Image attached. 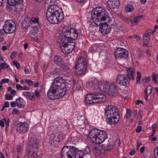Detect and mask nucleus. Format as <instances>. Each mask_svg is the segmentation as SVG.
<instances>
[{
    "label": "nucleus",
    "mask_w": 158,
    "mask_h": 158,
    "mask_svg": "<svg viewBox=\"0 0 158 158\" xmlns=\"http://www.w3.org/2000/svg\"><path fill=\"white\" fill-rule=\"evenodd\" d=\"M37 150L27 146L26 152L27 154L28 158H30L32 156L35 157L37 155Z\"/></svg>",
    "instance_id": "19"
},
{
    "label": "nucleus",
    "mask_w": 158,
    "mask_h": 158,
    "mask_svg": "<svg viewBox=\"0 0 158 158\" xmlns=\"http://www.w3.org/2000/svg\"><path fill=\"white\" fill-rule=\"evenodd\" d=\"M76 150V148L74 146H64L61 151V158H77Z\"/></svg>",
    "instance_id": "7"
},
{
    "label": "nucleus",
    "mask_w": 158,
    "mask_h": 158,
    "mask_svg": "<svg viewBox=\"0 0 158 158\" xmlns=\"http://www.w3.org/2000/svg\"><path fill=\"white\" fill-rule=\"evenodd\" d=\"M63 139V135L61 134H59L58 135H54L53 138V141L59 142Z\"/></svg>",
    "instance_id": "31"
},
{
    "label": "nucleus",
    "mask_w": 158,
    "mask_h": 158,
    "mask_svg": "<svg viewBox=\"0 0 158 158\" xmlns=\"http://www.w3.org/2000/svg\"><path fill=\"white\" fill-rule=\"evenodd\" d=\"M75 46V43L74 41H72L69 43V44L66 45L65 46L61 49L63 52L67 54L69 53L74 48Z\"/></svg>",
    "instance_id": "15"
},
{
    "label": "nucleus",
    "mask_w": 158,
    "mask_h": 158,
    "mask_svg": "<svg viewBox=\"0 0 158 158\" xmlns=\"http://www.w3.org/2000/svg\"><path fill=\"white\" fill-rule=\"evenodd\" d=\"M82 86V84L80 82H78V84L77 85L76 89L77 90H80Z\"/></svg>",
    "instance_id": "49"
},
{
    "label": "nucleus",
    "mask_w": 158,
    "mask_h": 158,
    "mask_svg": "<svg viewBox=\"0 0 158 158\" xmlns=\"http://www.w3.org/2000/svg\"><path fill=\"white\" fill-rule=\"evenodd\" d=\"M137 76L136 78V83L137 84H138L140 81V79L141 77V74L139 72L137 73Z\"/></svg>",
    "instance_id": "43"
},
{
    "label": "nucleus",
    "mask_w": 158,
    "mask_h": 158,
    "mask_svg": "<svg viewBox=\"0 0 158 158\" xmlns=\"http://www.w3.org/2000/svg\"><path fill=\"white\" fill-rule=\"evenodd\" d=\"M39 141L36 139L31 138L30 140L29 144L27 146L38 150Z\"/></svg>",
    "instance_id": "20"
},
{
    "label": "nucleus",
    "mask_w": 158,
    "mask_h": 158,
    "mask_svg": "<svg viewBox=\"0 0 158 158\" xmlns=\"http://www.w3.org/2000/svg\"><path fill=\"white\" fill-rule=\"evenodd\" d=\"M73 41V40H71L68 37H65L64 36L63 37L60 38L58 41V43L59 44L60 47L61 49L64 48L68 44H69V43Z\"/></svg>",
    "instance_id": "17"
},
{
    "label": "nucleus",
    "mask_w": 158,
    "mask_h": 158,
    "mask_svg": "<svg viewBox=\"0 0 158 158\" xmlns=\"http://www.w3.org/2000/svg\"><path fill=\"white\" fill-rule=\"evenodd\" d=\"M71 31L70 32V35L68 36V38L71 40L74 41L77 38L78 35H80V34H78L77 30L73 28H72Z\"/></svg>",
    "instance_id": "23"
},
{
    "label": "nucleus",
    "mask_w": 158,
    "mask_h": 158,
    "mask_svg": "<svg viewBox=\"0 0 158 158\" xmlns=\"http://www.w3.org/2000/svg\"><path fill=\"white\" fill-rule=\"evenodd\" d=\"M87 68L86 62L85 59L81 58L79 59L75 66L76 71H78L76 73L77 75L83 74Z\"/></svg>",
    "instance_id": "10"
},
{
    "label": "nucleus",
    "mask_w": 158,
    "mask_h": 158,
    "mask_svg": "<svg viewBox=\"0 0 158 158\" xmlns=\"http://www.w3.org/2000/svg\"><path fill=\"white\" fill-rule=\"evenodd\" d=\"M25 81L29 85H32L34 84L33 82L31 80L26 79Z\"/></svg>",
    "instance_id": "53"
},
{
    "label": "nucleus",
    "mask_w": 158,
    "mask_h": 158,
    "mask_svg": "<svg viewBox=\"0 0 158 158\" xmlns=\"http://www.w3.org/2000/svg\"><path fill=\"white\" fill-rule=\"evenodd\" d=\"M91 14L92 21L94 23H101L102 21L109 23L111 21L109 13L102 7H98L93 9Z\"/></svg>",
    "instance_id": "3"
},
{
    "label": "nucleus",
    "mask_w": 158,
    "mask_h": 158,
    "mask_svg": "<svg viewBox=\"0 0 158 158\" xmlns=\"http://www.w3.org/2000/svg\"><path fill=\"white\" fill-rule=\"evenodd\" d=\"M62 77H58L54 80L53 84L47 92L48 97L51 99H56L63 97L66 92L65 85Z\"/></svg>",
    "instance_id": "1"
},
{
    "label": "nucleus",
    "mask_w": 158,
    "mask_h": 158,
    "mask_svg": "<svg viewBox=\"0 0 158 158\" xmlns=\"http://www.w3.org/2000/svg\"><path fill=\"white\" fill-rule=\"evenodd\" d=\"M5 33L6 32L3 29H0V42L4 40L3 36Z\"/></svg>",
    "instance_id": "39"
},
{
    "label": "nucleus",
    "mask_w": 158,
    "mask_h": 158,
    "mask_svg": "<svg viewBox=\"0 0 158 158\" xmlns=\"http://www.w3.org/2000/svg\"><path fill=\"white\" fill-rule=\"evenodd\" d=\"M94 84V85L96 86L97 87L100 88L101 87V85L100 82H99L98 80L96 78H94L93 80H92L90 82L88 83L87 85V89H88L93 90V88L91 87V86L92 85Z\"/></svg>",
    "instance_id": "22"
},
{
    "label": "nucleus",
    "mask_w": 158,
    "mask_h": 158,
    "mask_svg": "<svg viewBox=\"0 0 158 158\" xmlns=\"http://www.w3.org/2000/svg\"><path fill=\"white\" fill-rule=\"evenodd\" d=\"M143 44L147 45L148 43L149 40H148V37H146V36H143Z\"/></svg>",
    "instance_id": "44"
},
{
    "label": "nucleus",
    "mask_w": 158,
    "mask_h": 158,
    "mask_svg": "<svg viewBox=\"0 0 158 158\" xmlns=\"http://www.w3.org/2000/svg\"><path fill=\"white\" fill-rule=\"evenodd\" d=\"M94 93V97L95 103L98 102H103L106 100V97L103 93L95 92Z\"/></svg>",
    "instance_id": "16"
},
{
    "label": "nucleus",
    "mask_w": 158,
    "mask_h": 158,
    "mask_svg": "<svg viewBox=\"0 0 158 158\" xmlns=\"http://www.w3.org/2000/svg\"><path fill=\"white\" fill-rule=\"evenodd\" d=\"M31 24L30 19H29L28 18H26L22 23V26L23 28L27 29L29 27L30 28V25Z\"/></svg>",
    "instance_id": "26"
},
{
    "label": "nucleus",
    "mask_w": 158,
    "mask_h": 158,
    "mask_svg": "<svg viewBox=\"0 0 158 158\" xmlns=\"http://www.w3.org/2000/svg\"><path fill=\"white\" fill-rule=\"evenodd\" d=\"M40 90H36L35 92V98H39L40 97Z\"/></svg>",
    "instance_id": "51"
},
{
    "label": "nucleus",
    "mask_w": 158,
    "mask_h": 158,
    "mask_svg": "<svg viewBox=\"0 0 158 158\" xmlns=\"http://www.w3.org/2000/svg\"><path fill=\"white\" fill-rule=\"evenodd\" d=\"M103 90L109 96H116L118 94V87L114 84L105 82L103 86Z\"/></svg>",
    "instance_id": "8"
},
{
    "label": "nucleus",
    "mask_w": 158,
    "mask_h": 158,
    "mask_svg": "<svg viewBox=\"0 0 158 158\" xmlns=\"http://www.w3.org/2000/svg\"><path fill=\"white\" fill-rule=\"evenodd\" d=\"M77 158H84V156L86 154L90 155L91 153L89 147L87 146L84 150H79L76 148Z\"/></svg>",
    "instance_id": "13"
},
{
    "label": "nucleus",
    "mask_w": 158,
    "mask_h": 158,
    "mask_svg": "<svg viewBox=\"0 0 158 158\" xmlns=\"http://www.w3.org/2000/svg\"><path fill=\"white\" fill-rule=\"evenodd\" d=\"M133 10V7L129 4L127 5L125 8V11L127 13L132 12Z\"/></svg>",
    "instance_id": "37"
},
{
    "label": "nucleus",
    "mask_w": 158,
    "mask_h": 158,
    "mask_svg": "<svg viewBox=\"0 0 158 158\" xmlns=\"http://www.w3.org/2000/svg\"><path fill=\"white\" fill-rule=\"evenodd\" d=\"M16 52H12L11 53V55L10 56V58L12 60L14 58L15 56L16 55Z\"/></svg>",
    "instance_id": "58"
},
{
    "label": "nucleus",
    "mask_w": 158,
    "mask_h": 158,
    "mask_svg": "<svg viewBox=\"0 0 158 158\" xmlns=\"http://www.w3.org/2000/svg\"><path fill=\"white\" fill-rule=\"evenodd\" d=\"M16 88L17 89L20 90H23L22 86L19 84H17L16 86Z\"/></svg>",
    "instance_id": "59"
},
{
    "label": "nucleus",
    "mask_w": 158,
    "mask_h": 158,
    "mask_svg": "<svg viewBox=\"0 0 158 158\" xmlns=\"http://www.w3.org/2000/svg\"><path fill=\"white\" fill-rule=\"evenodd\" d=\"M2 67H3V68L5 69H8L9 66L6 63H2Z\"/></svg>",
    "instance_id": "61"
},
{
    "label": "nucleus",
    "mask_w": 158,
    "mask_h": 158,
    "mask_svg": "<svg viewBox=\"0 0 158 158\" xmlns=\"http://www.w3.org/2000/svg\"><path fill=\"white\" fill-rule=\"evenodd\" d=\"M94 93L88 94L86 95L85 100L86 102L88 104L95 103L94 102L95 100Z\"/></svg>",
    "instance_id": "24"
},
{
    "label": "nucleus",
    "mask_w": 158,
    "mask_h": 158,
    "mask_svg": "<svg viewBox=\"0 0 158 158\" xmlns=\"http://www.w3.org/2000/svg\"><path fill=\"white\" fill-rule=\"evenodd\" d=\"M94 150L95 155L98 157H102L103 154L102 152V150L100 149H98V148L94 147Z\"/></svg>",
    "instance_id": "29"
},
{
    "label": "nucleus",
    "mask_w": 158,
    "mask_h": 158,
    "mask_svg": "<svg viewBox=\"0 0 158 158\" xmlns=\"http://www.w3.org/2000/svg\"><path fill=\"white\" fill-rule=\"evenodd\" d=\"M142 129V127L141 126H139L136 129V132L137 133H139Z\"/></svg>",
    "instance_id": "62"
},
{
    "label": "nucleus",
    "mask_w": 158,
    "mask_h": 158,
    "mask_svg": "<svg viewBox=\"0 0 158 158\" xmlns=\"http://www.w3.org/2000/svg\"><path fill=\"white\" fill-rule=\"evenodd\" d=\"M154 153L155 158H158V147L155 148L154 151Z\"/></svg>",
    "instance_id": "47"
},
{
    "label": "nucleus",
    "mask_w": 158,
    "mask_h": 158,
    "mask_svg": "<svg viewBox=\"0 0 158 158\" xmlns=\"http://www.w3.org/2000/svg\"><path fill=\"white\" fill-rule=\"evenodd\" d=\"M46 17L48 21L52 24H56L62 21L64 13L61 8L56 4L51 5L48 8Z\"/></svg>",
    "instance_id": "2"
},
{
    "label": "nucleus",
    "mask_w": 158,
    "mask_h": 158,
    "mask_svg": "<svg viewBox=\"0 0 158 158\" xmlns=\"http://www.w3.org/2000/svg\"><path fill=\"white\" fill-rule=\"evenodd\" d=\"M16 93V91L15 90H12L10 92V94L11 95H13V96H15Z\"/></svg>",
    "instance_id": "64"
},
{
    "label": "nucleus",
    "mask_w": 158,
    "mask_h": 158,
    "mask_svg": "<svg viewBox=\"0 0 158 158\" xmlns=\"http://www.w3.org/2000/svg\"><path fill=\"white\" fill-rule=\"evenodd\" d=\"M59 67L60 70L64 71H67L69 69V66L66 64L64 62L62 63Z\"/></svg>",
    "instance_id": "32"
},
{
    "label": "nucleus",
    "mask_w": 158,
    "mask_h": 158,
    "mask_svg": "<svg viewBox=\"0 0 158 158\" xmlns=\"http://www.w3.org/2000/svg\"><path fill=\"white\" fill-rule=\"evenodd\" d=\"M114 148V145L113 143H110L106 144H103L102 146V150L106 151H110Z\"/></svg>",
    "instance_id": "25"
},
{
    "label": "nucleus",
    "mask_w": 158,
    "mask_h": 158,
    "mask_svg": "<svg viewBox=\"0 0 158 158\" xmlns=\"http://www.w3.org/2000/svg\"><path fill=\"white\" fill-rule=\"evenodd\" d=\"M3 29L6 34H12L14 33L16 29V25L12 20H6L5 22Z\"/></svg>",
    "instance_id": "9"
},
{
    "label": "nucleus",
    "mask_w": 158,
    "mask_h": 158,
    "mask_svg": "<svg viewBox=\"0 0 158 158\" xmlns=\"http://www.w3.org/2000/svg\"><path fill=\"white\" fill-rule=\"evenodd\" d=\"M88 137L93 143L100 144L107 138V135L106 132L94 128L90 131Z\"/></svg>",
    "instance_id": "6"
},
{
    "label": "nucleus",
    "mask_w": 158,
    "mask_h": 158,
    "mask_svg": "<svg viewBox=\"0 0 158 158\" xmlns=\"http://www.w3.org/2000/svg\"><path fill=\"white\" fill-rule=\"evenodd\" d=\"M107 4L108 7L110 9L118 8L119 6L118 0H108Z\"/></svg>",
    "instance_id": "18"
},
{
    "label": "nucleus",
    "mask_w": 158,
    "mask_h": 158,
    "mask_svg": "<svg viewBox=\"0 0 158 158\" xmlns=\"http://www.w3.org/2000/svg\"><path fill=\"white\" fill-rule=\"evenodd\" d=\"M105 116L107 123L110 125L117 123L120 119V114L118 110L114 106L110 105L107 106L104 109Z\"/></svg>",
    "instance_id": "4"
},
{
    "label": "nucleus",
    "mask_w": 158,
    "mask_h": 158,
    "mask_svg": "<svg viewBox=\"0 0 158 158\" xmlns=\"http://www.w3.org/2000/svg\"><path fill=\"white\" fill-rule=\"evenodd\" d=\"M126 114L125 115L124 119H125L127 121L128 119L130 118L131 115L132 111L130 109H127L126 110Z\"/></svg>",
    "instance_id": "34"
},
{
    "label": "nucleus",
    "mask_w": 158,
    "mask_h": 158,
    "mask_svg": "<svg viewBox=\"0 0 158 158\" xmlns=\"http://www.w3.org/2000/svg\"><path fill=\"white\" fill-rule=\"evenodd\" d=\"M3 120L5 121L6 126L8 127L9 125V119L7 118H4Z\"/></svg>",
    "instance_id": "55"
},
{
    "label": "nucleus",
    "mask_w": 158,
    "mask_h": 158,
    "mask_svg": "<svg viewBox=\"0 0 158 158\" xmlns=\"http://www.w3.org/2000/svg\"><path fill=\"white\" fill-rule=\"evenodd\" d=\"M153 87L150 85H149L147 86L146 90L145 91V93L147 92V94H150L152 92Z\"/></svg>",
    "instance_id": "41"
},
{
    "label": "nucleus",
    "mask_w": 158,
    "mask_h": 158,
    "mask_svg": "<svg viewBox=\"0 0 158 158\" xmlns=\"http://www.w3.org/2000/svg\"><path fill=\"white\" fill-rule=\"evenodd\" d=\"M156 77V73L154 72L152 73V80L155 84L158 85V82L157 81Z\"/></svg>",
    "instance_id": "40"
},
{
    "label": "nucleus",
    "mask_w": 158,
    "mask_h": 158,
    "mask_svg": "<svg viewBox=\"0 0 158 158\" xmlns=\"http://www.w3.org/2000/svg\"><path fill=\"white\" fill-rule=\"evenodd\" d=\"M31 22H32L34 23H36L38 22V19L37 18H32L30 20Z\"/></svg>",
    "instance_id": "50"
},
{
    "label": "nucleus",
    "mask_w": 158,
    "mask_h": 158,
    "mask_svg": "<svg viewBox=\"0 0 158 158\" xmlns=\"http://www.w3.org/2000/svg\"><path fill=\"white\" fill-rule=\"evenodd\" d=\"M151 78L150 77H146L144 78H143L142 80L143 82L146 83H148L151 80Z\"/></svg>",
    "instance_id": "46"
},
{
    "label": "nucleus",
    "mask_w": 158,
    "mask_h": 158,
    "mask_svg": "<svg viewBox=\"0 0 158 158\" xmlns=\"http://www.w3.org/2000/svg\"><path fill=\"white\" fill-rule=\"evenodd\" d=\"M135 69L130 67L127 69V75L121 74H118L117 78V82L121 86L127 87L130 85V81L135 80Z\"/></svg>",
    "instance_id": "5"
},
{
    "label": "nucleus",
    "mask_w": 158,
    "mask_h": 158,
    "mask_svg": "<svg viewBox=\"0 0 158 158\" xmlns=\"http://www.w3.org/2000/svg\"><path fill=\"white\" fill-rule=\"evenodd\" d=\"M11 6H12L11 9L13 11L19 12L22 9V6L21 3H18Z\"/></svg>",
    "instance_id": "27"
},
{
    "label": "nucleus",
    "mask_w": 158,
    "mask_h": 158,
    "mask_svg": "<svg viewBox=\"0 0 158 158\" xmlns=\"http://www.w3.org/2000/svg\"><path fill=\"white\" fill-rule=\"evenodd\" d=\"M9 81V80L8 78H5L2 79L1 82H0V84L2 85L4 83H8Z\"/></svg>",
    "instance_id": "52"
},
{
    "label": "nucleus",
    "mask_w": 158,
    "mask_h": 158,
    "mask_svg": "<svg viewBox=\"0 0 158 158\" xmlns=\"http://www.w3.org/2000/svg\"><path fill=\"white\" fill-rule=\"evenodd\" d=\"M5 98L7 100H10L13 98V97L10 95L9 94H6Z\"/></svg>",
    "instance_id": "54"
},
{
    "label": "nucleus",
    "mask_w": 158,
    "mask_h": 158,
    "mask_svg": "<svg viewBox=\"0 0 158 158\" xmlns=\"http://www.w3.org/2000/svg\"><path fill=\"white\" fill-rule=\"evenodd\" d=\"M72 27L69 26H64L62 29V33L64 36L65 37H68L70 35V33L72 30Z\"/></svg>",
    "instance_id": "21"
},
{
    "label": "nucleus",
    "mask_w": 158,
    "mask_h": 158,
    "mask_svg": "<svg viewBox=\"0 0 158 158\" xmlns=\"http://www.w3.org/2000/svg\"><path fill=\"white\" fill-rule=\"evenodd\" d=\"M14 64L17 69H20V64L19 62H15L14 63Z\"/></svg>",
    "instance_id": "56"
},
{
    "label": "nucleus",
    "mask_w": 158,
    "mask_h": 158,
    "mask_svg": "<svg viewBox=\"0 0 158 158\" xmlns=\"http://www.w3.org/2000/svg\"><path fill=\"white\" fill-rule=\"evenodd\" d=\"M30 32L34 35L36 34L38 31V28L37 26H31L30 27Z\"/></svg>",
    "instance_id": "33"
},
{
    "label": "nucleus",
    "mask_w": 158,
    "mask_h": 158,
    "mask_svg": "<svg viewBox=\"0 0 158 158\" xmlns=\"http://www.w3.org/2000/svg\"><path fill=\"white\" fill-rule=\"evenodd\" d=\"M158 28V25H156L154 27V28L152 31L151 32V34L152 35H153L154 33L156 31L157 29Z\"/></svg>",
    "instance_id": "60"
},
{
    "label": "nucleus",
    "mask_w": 158,
    "mask_h": 158,
    "mask_svg": "<svg viewBox=\"0 0 158 158\" xmlns=\"http://www.w3.org/2000/svg\"><path fill=\"white\" fill-rule=\"evenodd\" d=\"M64 62L62 61L61 57L60 56H57L56 55L54 58V62L55 64H56L57 66L59 67Z\"/></svg>",
    "instance_id": "28"
},
{
    "label": "nucleus",
    "mask_w": 158,
    "mask_h": 158,
    "mask_svg": "<svg viewBox=\"0 0 158 158\" xmlns=\"http://www.w3.org/2000/svg\"><path fill=\"white\" fill-rule=\"evenodd\" d=\"M144 53L141 50H139L137 52V58L138 60H140L142 58H144Z\"/></svg>",
    "instance_id": "36"
},
{
    "label": "nucleus",
    "mask_w": 158,
    "mask_h": 158,
    "mask_svg": "<svg viewBox=\"0 0 158 158\" xmlns=\"http://www.w3.org/2000/svg\"><path fill=\"white\" fill-rule=\"evenodd\" d=\"M108 23H94L96 25L99 26V30L103 35H105L109 33L111 30V27L107 24Z\"/></svg>",
    "instance_id": "11"
},
{
    "label": "nucleus",
    "mask_w": 158,
    "mask_h": 158,
    "mask_svg": "<svg viewBox=\"0 0 158 158\" xmlns=\"http://www.w3.org/2000/svg\"><path fill=\"white\" fill-rule=\"evenodd\" d=\"M10 105L11 107H15L17 105L16 102H12L10 103Z\"/></svg>",
    "instance_id": "63"
},
{
    "label": "nucleus",
    "mask_w": 158,
    "mask_h": 158,
    "mask_svg": "<svg viewBox=\"0 0 158 158\" xmlns=\"http://www.w3.org/2000/svg\"><path fill=\"white\" fill-rule=\"evenodd\" d=\"M16 127V130L18 132L24 133L27 131L28 126L27 123L19 122L17 123Z\"/></svg>",
    "instance_id": "14"
},
{
    "label": "nucleus",
    "mask_w": 158,
    "mask_h": 158,
    "mask_svg": "<svg viewBox=\"0 0 158 158\" xmlns=\"http://www.w3.org/2000/svg\"><path fill=\"white\" fill-rule=\"evenodd\" d=\"M114 55L116 59L124 58L125 59L128 57V52L123 48H118L115 51Z\"/></svg>",
    "instance_id": "12"
},
{
    "label": "nucleus",
    "mask_w": 158,
    "mask_h": 158,
    "mask_svg": "<svg viewBox=\"0 0 158 158\" xmlns=\"http://www.w3.org/2000/svg\"><path fill=\"white\" fill-rule=\"evenodd\" d=\"M23 0H8V3L10 5L16 4L18 3H21Z\"/></svg>",
    "instance_id": "35"
},
{
    "label": "nucleus",
    "mask_w": 158,
    "mask_h": 158,
    "mask_svg": "<svg viewBox=\"0 0 158 158\" xmlns=\"http://www.w3.org/2000/svg\"><path fill=\"white\" fill-rule=\"evenodd\" d=\"M91 87L93 89V90H91V89H88L91 92H92V93H94L96 92V90L97 89V87L96 86L94 85V84L92 85H90Z\"/></svg>",
    "instance_id": "48"
},
{
    "label": "nucleus",
    "mask_w": 158,
    "mask_h": 158,
    "mask_svg": "<svg viewBox=\"0 0 158 158\" xmlns=\"http://www.w3.org/2000/svg\"><path fill=\"white\" fill-rule=\"evenodd\" d=\"M143 17V15H139L135 17L132 20H131V24L132 26H134L136 25L139 21L140 19L141 18H142Z\"/></svg>",
    "instance_id": "30"
},
{
    "label": "nucleus",
    "mask_w": 158,
    "mask_h": 158,
    "mask_svg": "<svg viewBox=\"0 0 158 158\" xmlns=\"http://www.w3.org/2000/svg\"><path fill=\"white\" fill-rule=\"evenodd\" d=\"M28 97L29 99L31 101H34L36 99L35 96L33 92L29 93Z\"/></svg>",
    "instance_id": "42"
},
{
    "label": "nucleus",
    "mask_w": 158,
    "mask_h": 158,
    "mask_svg": "<svg viewBox=\"0 0 158 158\" xmlns=\"http://www.w3.org/2000/svg\"><path fill=\"white\" fill-rule=\"evenodd\" d=\"M19 113V111L16 109H14L12 112V114H18Z\"/></svg>",
    "instance_id": "57"
},
{
    "label": "nucleus",
    "mask_w": 158,
    "mask_h": 158,
    "mask_svg": "<svg viewBox=\"0 0 158 158\" xmlns=\"http://www.w3.org/2000/svg\"><path fill=\"white\" fill-rule=\"evenodd\" d=\"M121 19L123 21L127 22V23H130L131 22V20L129 18H127L124 16H122L121 17Z\"/></svg>",
    "instance_id": "45"
},
{
    "label": "nucleus",
    "mask_w": 158,
    "mask_h": 158,
    "mask_svg": "<svg viewBox=\"0 0 158 158\" xmlns=\"http://www.w3.org/2000/svg\"><path fill=\"white\" fill-rule=\"evenodd\" d=\"M17 105L18 107L19 108H23L24 105L22 104L21 102V98L19 97L16 100Z\"/></svg>",
    "instance_id": "38"
}]
</instances>
